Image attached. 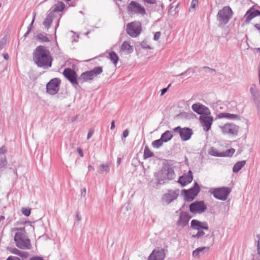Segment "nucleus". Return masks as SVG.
<instances>
[{
	"label": "nucleus",
	"instance_id": "f257e3e1",
	"mask_svg": "<svg viewBox=\"0 0 260 260\" xmlns=\"http://www.w3.org/2000/svg\"><path fill=\"white\" fill-rule=\"evenodd\" d=\"M175 164L174 160L170 159L164 160L161 169L154 174L155 180L157 181V184L164 185L175 178Z\"/></svg>",
	"mask_w": 260,
	"mask_h": 260
},
{
	"label": "nucleus",
	"instance_id": "f03ea898",
	"mask_svg": "<svg viewBox=\"0 0 260 260\" xmlns=\"http://www.w3.org/2000/svg\"><path fill=\"white\" fill-rule=\"evenodd\" d=\"M32 55L33 60L38 67L44 69L51 67L53 58L49 50L45 46L40 45L37 47Z\"/></svg>",
	"mask_w": 260,
	"mask_h": 260
},
{
	"label": "nucleus",
	"instance_id": "7ed1b4c3",
	"mask_svg": "<svg viewBox=\"0 0 260 260\" xmlns=\"http://www.w3.org/2000/svg\"><path fill=\"white\" fill-rule=\"evenodd\" d=\"M190 228L192 229L198 230L196 234L191 236L192 238L198 239L205 235L203 230H209V226L206 221H201L197 219H192L191 221Z\"/></svg>",
	"mask_w": 260,
	"mask_h": 260
},
{
	"label": "nucleus",
	"instance_id": "20e7f679",
	"mask_svg": "<svg viewBox=\"0 0 260 260\" xmlns=\"http://www.w3.org/2000/svg\"><path fill=\"white\" fill-rule=\"evenodd\" d=\"M209 192L216 199L221 201H226L231 192L230 187L222 186L216 188H211Z\"/></svg>",
	"mask_w": 260,
	"mask_h": 260
},
{
	"label": "nucleus",
	"instance_id": "39448f33",
	"mask_svg": "<svg viewBox=\"0 0 260 260\" xmlns=\"http://www.w3.org/2000/svg\"><path fill=\"white\" fill-rule=\"evenodd\" d=\"M233 14V11L229 6H225L220 10L217 14V20L219 25L227 24L232 17Z\"/></svg>",
	"mask_w": 260,
	"mask_h": 260
},
{
	"label": "nucleus",
	"instance_id": "423d86ee",
	"mask_svg": "<svg viewBox=\"0 0 260 260\" xmlns=\"http://www.w3.org/2000/svg\"><path fill=\"white\" fill-rule=\"evenodd\" d=\"M14 240L17 247L21 249H30V240L24 233H16Z\"/></svg>",
	"mask_w": 260,
	"mask_h": 260
},
{
	"label": "nucleus",
	"instance_id": "0eeeda50",
	"mask_svg": "<svg viewBox=\"0 0 260 260\" xmlns=\"http://www.w3.org/2000/svg\"><path fill=\"white\" fill-rule=\"evenodd\" d=\"M102 72L103 67L101 66L96 67L92 70L83 72L79 77L80 83H83L92 80L95 77L101 74Z\"/></svg>",
	"mask_w": 260,
	"mask_h": 260
},
{
	"label": "nucleus",
	"instance_id": "6e6552de",
	"mask_svg": "<svg viewBox=\"0 0 260 260\" xmlns=\"http://www.w3.org/2000/svg\"><path fill=\"white\" fill-rule=\"evenodd\" d=\"M200 190L201 188L199 184L195 182L193 186L189 189H182L181 195L184 197L185 201L191 202L198 196Z\"/></svg>",
	"mask_w": 260,
	"mask_h": 260
},
{
	"label": "nucleus",
	"instance_id": "1a4fd4ad",
	"mask_svg": "<svg viewBox=\"0 0 260 260\" xmlns=\"http://www.w3.org/2000/svg\"><path fill=\"white\" fill-rule=\"evenodd\" d=\"M64 77L74 86L78 85L80 83L79 77L76 72L73 69L67 68H66L62 73Z\"/></svg>",
	"mask_w": 260,
	"mask_h": 260
},
{
	"label": "nucleus",
	"instance_id": "9d476101",
	"mask_svg": "<svg viewBox=\"0 0 260 260\" xmlns=\"http://www.w3.org/2000/svg\"><path fill=\"white\" fill-rule=\"evenodd\" d=\"M173 131L174 133L179 134L181 140L183 141L189 140L193 135L192 129L187 127L182 128L180 126H178L174 128Z\"/></svg>",
	"mask_w": 260,
	"mask_h": 260
},
{
	"label": "nucleus",
	"instance_id": "9b49d317",
	"mask_svg": "<svg viewBox=\"0 0 260 260\" xmlns=\"http://www.w3.org/2000/svg\"><path fill=\"white\" fill-rule=\"evenodd\" d=\"M141 30V24L140 22H133L127 24L126 32L131 37H137L140 34Z\"/></svg>",
	"mask_w": 260,
	"mask_h": 260
},
{
	"label": "nucleus",
	"instance_id": "f8f14e48",
	"mask_svg": "<svg viewBox=\"0 0 260 260\" xmlns=\"http://www.w3.org/2000/svg\"><path fill=\"white\" fill-rule=\"evenodd\" d=\"M61 81L59 78H55L50 80L46 84V91L51 95H54L59 91V86Z\"/></svg>",
	"mask_w": 260,
	"mask_h": 260
},
{
	"label": "nucleus",
	"instance_id": "ddd939ff",
	"mask_svg": "<svg viewBox=\"0 0 260 260\" xmlns=\"http://www.w3.org/2000/svg\"><path fill=\"white\" fill-rule=\"evenodd\" d=\"M127 10L133 14L144 15L146 10L144 7L136 1H131L127 6Z\"/></svg>",
	"mask_w": 260,
	"mask_h": 260
},
{
	"label": "nucleus",
	"instance_id": "4468645a",
	"mask_svg": "<svg viewBox=\"0 0 260 260\" xmlns=\"http://www.w3.org/2000/svg\"><path fill=\"white\" fill-rule=\"evenodd\" d=\"M222 133L225 135H230L234 136L238 135L239 126L233 123H226L224 125L220 126Z\"/></svg>",
	"mask_w": 260,
	"mask_h": 260
},
{
	"label": "nucleus",
	"instance_id": "2eb2a0df",
	"mask_svg": "<svg viewBox=\"0 0 260 260\" xmlns=\"http://www.w3.org/2000/svg\"><path fill=\"white\" fill-rule=\"evenodd\" d=\"M189 211L193 214L202 213L207 209V206L203 201H197L191 203L189 207Z\"/></svg>",
	"mask_w": 260,
	"mask_h": 260
},
{
	"label": "nucleus",
	"instance_id": "dca6fc26",
	"mask_svg": "<svg viewBox=\"0 0 260 260\" xmlns=\"http://www.w3.org/2000/svg\"><path fill=\"white\" fill-rule=\"evenodd\" d=\"M209 115L206 114L200 116L199 118L204 130L206 132L209 131L210 129L213 121V117L212 116H209Z\"/></svg>",
	"mask_w": 260,
	"mask_h": 260
},
{
	"label": "nucleus",
	"instance_id": "f3484780",
	"mask_svg": "<svg viewBox=\"0 0 260 260\" xmlns=\"http://www.w3.org/2000/svg\"><path fill=\"white\" fill-rule=\"evenodd\" d=\"M179 193V189L175 190H169L167 193L164 194L162 199L167 204H169L178 198Z\"/></svg>",
	"mask_w": 260,
	"mask_h": 260
},
{
	"label": "nucleus",
	"instance_id": "a211bd4d",
	"mask_svg": "<svg viewBox=\"0 0 260 260\" xmlns=\"http://www.w3.org/2000/svg\"><path fill=\"white\" fill-rule=\"evenodd\" d=\"M191 108L194 112L200 115V116L206 114H210L209 108L200 103L193 104L191 106Z\"/></svg>",
	"mask_w": 260,
	"mask_h": 260
},
{
	"label": "nucleus",
	"instance_id": "6ab92c4d",
	"mask_svg": "<svg viewBox=\"0 0 260 260\" xmlns=\"http://www.w3.org/2000/svg\"><path fill=\"white\" fill-rule=\"evenodd\" d=\"M166 257L165 250L163 248L154 249L150 255L148 260H164Z\"/></svg>",
	"mask_w": 260,
	"mask_h": 260
},
{
	"label": "nucleus",
	"instance_id": "aec40b11",
	"mask_svg": "<svg viewBox=\"0 0 260 260\" xmlns=\"http://www.w3.org/2000/svg\"><path fill=\"white\" fill-rule=\"evenodd\" d=\"M193 180L192 172L191 170H189L186 174H184L180 176L178 182L182 187H184L188 184L191 183Z\"/></svg>",
	"mask_w": 260,
	"mask_h": 260
},
{
	"label": "nucleus",
	"instance_id": "412c9836",
	"mask_svg": "<svg viewBox=\"0 0 260 260\" xmlns=\"http://www.w3.org/2000/svg\"><path fill=\"white\" fill-rule=\"evenodd\" d=\"M191 218V216L187 212L182 211L180 212L176 224L178 226L184 228L188 223Z\"/></svg>",
	"mask_w": 260,
	"mask_h": 260
},
{
	"label": "nucleus",
	"instance_id": "4be33fe9",
	"mask_svg": "<svg viewBox=\"0 0 260 260\" xmlns=\"http://www.w3.org/2000/svg\"><path fill=\"white\" fill-rule=\"evenodd\" d=\"M260 16V11L254 9L253 7L250 8L246 13L244 17L246 18L245 23L248 24L253 18Z\"/></svg>",
	"mask_w": 260,
	"mask_h": 260
},
{
	"label": "nucleus",
	"instance_id": "5701e85b",
	"mask_svg": "<svg viewBox=\"0 0 260 260\" xmlns=\"http://www.w3.org/2000/svg\"><path fill=\"white\" fill-rule=\"evenodd\" d=\"M217 117L220 119L225 118L231 120H241V117L239 115L229 113H220L217 115Z\"/></svg>",
	"mask_w": 260,
	"mask_h": 260
},
{
	"label": "nucleus",
	"instance_id": "b1692460",
	"mask_svg": "<svg viewBox=\"0 0 260 260\" xmlns=\"http://www.w3.org/2000/svg\"><path fill=\"white\" fill-rule=\"evenodd\" d=\"M235 152V149L234 148H230L228 149L225 152L223 153H218L216 150H212L211 151V154L215 156H232Z\"/></svg>",
	"mask_w": 260,
	"mask_h": 260
},
{
	"label": "nucleus",
	"instance_id": "393cba45",
	"mask_svg": "<svg viewBox=\"0 0 260 260\" xmlns=\"http://www.w3.org/2000/svg\"><path fill=\"white\" fill-rule=\"evenodd\" d=\"M250 92L252 96L253 100L255 104L259 101L260 95L255 84H252L250 88Z\"/></svg>",
	"mask_w": 260,
	"mask_h": 260
},
{
	"label": "nucleus",
	"instance_id": "a878e982",
	"mask_svg": "<svg viewBox=\"0 0 260 260\" xmlns=\"http://www.w3.org/2000/svg\"><path fill=\"white\" fill-rule=\"evenodd\" d=\"M54 14L52 12H49L43 22V24L47 29H49L52 23Z\"/></svg>",
	"mask_w": 260,
	"mask_h": 260
},
{
	"label": "nucleus",
	"instance_id": "bb28decb",
	"mask_svg": "<svg viewBox=\"0 0 260 260\" xmlns=\"http://www.w3.org/2000/svg\"><path fill=\"white\" fill-rule=\"evenodd\" d=\"M65 5L61 2H58L57 4L54 5L50 9V12H52L54 14L56 12H62L65 8Z\"/></svg>",
	"mask_w": 260,
	"mask_h": 260
},
{
	"label": "nucleus",
	"instance_id": "cd10ccee",
	"mask_svg": "<svg viewBox=\"0 0 260 260\" xmlns=\"http://www.w3.org/2000/svg\"><path fill=\"white\" fill-rule=\"evenodd\" d=\"M173 137V135L172 134L171 132L170 131L167 130L161 134L160 139L164 142L166 143L171 140Z\"/></svg>",
	"mask_w": 260,
	"mask_h": 260
},
{
	"label": "nucleus",
	"instance_id": "c85d7f7f",
	"mask_svg": "<svg viewBox=\"0 0 260 260\" xmlns=\"http://www.w3.org/2000/svg\"><path fill=\"white\" fill-rule=\"evenodd\" d=\"M246 160H241L237 162L233 167V172L238 173L246 164Z\"/></svg>",
	"mask_w": 260,
	"mask_h": 260
},
{
	"label": "nucleus",
	"instance_id": "c756f323",
	"mask_svg": "<svg viewBox=\"0 0 260 260\" xmlns=\"http://www.w3.org/2000/svg\"><path fill=\"white\" fill-rule=\"evenodd\" d=\"M121 50L127 51L128 53H131L133 51V46L131 45L128 41H124L121 46Z\"/></svg>",
	"mask_w": 260,
	"mask_h": 260
},
{
	"label": "nucleus",
	"instance_id": "7c9ffc66",
	"mask_svg": "<svg viewBox=\"0 0 260 260\" xmlns=\"http://www.w3.org/2000/svg\"><path fill=\"white\" fill-rule=\"evenodd\" d=\"M209 247H200L192 251V256L194 258H199L200 256V253L203 252L205 249H209Z\"/></svg>",
	"mask_w": 260,
	"mask_h": 260
},
{
	"label": "nucleus",
	"instance_id": "2f4dec72",
	"mask_svg": "<svg viewBox=\"0 0 260 260\" xmlns=\"http://www.w3.org/2000/svg\"><path fill=\"white\" fill-rule=\"evenodd\" d=\"M110 169V166L109 164H101L99 166V173L102 174L104 172L108 173Z\"/></svg>",
	"mask_w": 260,
	"mask_h": 260
},
{
	"label": "nucleus",
	"instance_id": "473e14b6",
	"mask_svg": "<svg viewBox=\"0 0 260 260\" xmlns=\"http://www.w3.org/2000/svg\"><path fill=\"white\" fill-rule=\"evenodd\" d=\"M109 58L112 61V62L116 66L119 60V56L118 55L114 52L111 51L109 54Z\"/></svg>",
	"mask_w": 260,
	"mask_h": 260
},
{
	"label": "nucleus",
	"instance_id": "72a5a7b5",
	"mask_svg": "<svg viewBox=\"0 0 260 260\" xmlns=\"http://www.w3.org/2000/svg\"><path fill=\"white\" fill-rule=\"evenodd\" d=\"M154 155V154L151 151L148 146H146L144 150L143 157L144 159H146L149 157H152Z\"/></svg>",
	"mask_w": 260,
	"mask_h": 260
},
{
	"label": "nucleus",
	"instance_id": "f704fd0d",
	"mask_svg": "<svg viewBox=\"0 0 260 260\" xmlns=\"http://www.w3.org/2000/svg\"><path fill=\"white\" fill-rule=\"evenodd\" d=\"M37 38L41 42L48 43L50 42V40L48 39V38L46 36H45L41 33L38 34Z\"/></svg>",
	"mask_w": 260,
	"mask_h": 260
},
{
	"label": "nucleus",
	"instance_id": "c9c22d12",
	"mask_svg": "<svg viewBox=\"0 0 260 260\" xmlns=\"http://www.w3.org/2000/svg\"><path fill=\"white\" fill-rule=\"evenodd\" d=\"M164 142L160 138L158 140H154L152 143V146L153 148H159L162 145Z\"/></svg>",
	"mask_w": 260,
	"mask_h": 260
},
{
	"label": "nucleus",
	"instance_id": "e433bc0d",
	"mask_svg": "<svg viewBox=\"0 0 260 260\" xmlns=\"http://www.w3.org/2000/svg\"><path fill=\"white\" fill-rule=\"evenodd\" d=\"M21 211L23 215L26 216H29L31 213V209L29 208H22Z\"/></svg>",
	"mask_w": 260,
	"mask_h": 260
},
{
	"label": "nucleus",
	"instance_id": "4c0bfd02",
	"mask_svg": "<svg viewBox=\"0 0 260 260\" xmlns=\"http://www.w3.org/2000/svg\"><path fill=\"white\" fill-rule=\"evenodd\" d=\"M7 250L9 251L11 253L13 254H15L16 255H18L20 250L16 248H12V247H8Z\"/></svg>",
	"mask_w": 260,
	"mask_h": 260
},
{
	"label": "nucleus",
	"instance_id": "58836bf2",
	"mask_svg": "<svg viewBox=\"0 0 260 260\" xmlns=\"http://www.w3.org/2000/svg\"><path fill=\"white\" fill-rule=\"evenodd\" d=\"M203 69L205 70V72L206 73H210L211 74H212L213 73L216 72L215 69L210 68L209 67L207 66H204V67H203Z\"/></svg>",
	"mask_w": 260,
	"mask_h": 260
},
{
	"label": "nucleus",
	"instance_id": "ea45409f",
	"mask_svg": "<svg viewBox=\"0 0 260 260\" xmlns=\"http://www.w3.org/2000/svg\"><path fill=\"white\" fill-rule=\"evenodd\" d=\"M7 39L3 37L0 40V50H2L6 44Z\"/></svg>",
	"mask_w": 260,
	"mask_h": 260
},
{
	"label": "nucleus",
	"instance_id": "a19ab883",
	"mask_svg": "<svg viewBox=\"0 0 260 260\" xmlns=\"http://www.w3.org/2000/svg\"><path fill=\"white\" fill-rule=\"evenodd\" d=\"M36 14H37L36 12H34V13H33V17H32V21H31V23H30V24L29 25V26H28L27 29H30V30H31L32 27L33 26L34 23V21H35V18H36Z\"/></svg>",
	"mask_w": 260,
	"mask_h": 260
},
{
	"label": "nucleus",
	"instance_id": "79ce46f5",
	"mask_svg": "<svg viewBox=\"0 0 260 260\" xmlns=\"http://www.w3.org/2000/svg\"><path fill=\"white\" fill-rule=\"evenodd\" d=\"M141 47L143 49H151V47L147 44V42L143 41L141 44Z\"/></svg>",
	"mask_w": 260,
	"mask_h": 260
},
{
	"label": "nucleus",
	"instance_id": "37998d69",
	"mask_svg": "<svg viewBox=\"0 0 260 260\" xmlns=\"http://www.w3.org/2000/svg\"><path fill=\"white\" fill-rule=\"evenodd\" d=\"M18 255L21 257L22 258H26L28 257V253L27 252L22 251L20 250Z\"/></svg>",
	"mask_w": 260,
	"mask_h": 260
},
{
	"label": "nucleus",
	"instance_id": "c03bdc74",
	"mask_svg": "<svg viewBox=\"0 0 260 260\" xmlns=\"http://www.w3.org/2000/svg\"><path fill=\"white\" fill-rule=\"evenodd\" d=\"M192 70V68H188L187 70H186L185 72H182V73L178 75V76H184V75H188L191 73V70Z\"/></svg>",
	"mask_w": 260,
	"mask_h": 260
},
{
	"label": "nucleus",
	"instance_id": "a18cd8bd",
	"mask_svg": "<svg viewBox=\"0 0 260 260\" xmlns=\"http://www.w3.org/2000/svg\"><path fill=\"white\" fill-rule=\"evenodd\" d=\"M14 231H20V233H24L26 235V231L24 227L16 228L14 229Z\"/></svg>",
	"mask_w": 260,
	"mask_h": 260
},
{
	"label": "nucleus",
	"instance_id": "49530a36",
	"mask_svg": "<svg viewBox=\"0 0 260 260\" xmlns=\"http://www.w3.org/2000/svg\"><path fill=\"white\" fill-rule=\"evenodd\" d=\"M161 35V32L160 31H157L154 34L153 39L155 41H158Z\"/></svg>",
	"mask_w": 260,
	"mask_h": 260
},
{
	"label": "nucleus",
	"instance_id": "de8ad7c7",
	"mask_svg": "<svg viewBox=\"0 0 260 260\" xmlns=\"http://www.w3.org/2000/svg\"><path fill=\"white\" fill-rule=\"evenodd\" d=\"M29 222V221H24V220H19L18 221L16 222V225H24V224H26L27 223H28Z\"/></svg>",
	"mask_w": 260,
	"mask_h": 260
},
{
	"label": "nucleus",
	"instance_id": "09e8293b",
	"mask_svg": "<svg viewBox=\"0 0 260 260\" xmlns=\"http://www.w3.org/2000/svg\"><path fill=\"white\" fill-rule=\"evenodd\" d=\"M198 5V0H192L191 3V7L192 8H195Z\"/></svg>",
	"mask_w": 260,
	"mask_h": 260
},
{
	"label": "nucleus",
	"instance_id": "8fccbe9b",
	"mask_svg": "<svg viewBox=\"0 0 260 260\" xmlns=\"http://www.w3.org/2000/svg\"><path fill=\"white\" fill-rule=\"evenodd\" d=\"M171 86V84H169L167 87L164 88L161 90V95H162L168 91V88Z\"/></svg>",
	"mask_w": 260,
	"mask_h": 260
},
{
	"label": "nucleus",
	"instance_id": "3c124183",
	"mask_svg": "<svg viewBox=\"0 0 260 260\" xmlns=\"http://www.w3.org/2000/svg\"><path fill=\"white\" fill-rule=\"evenodd\" d=\"M29 260H44L42 257L39 256H34L30 258Z\"/></svg>",
	"mask_w": 260,
	"mask_h": 260
},
{
	"label": "nucleus",
	"instance_id": "603ef678",
	"mask_svg": "<svg viewBox=\"0 0 260 260\" xmlns=\"http://www.w3.org/2000/svg\"><path fill=\"white\" fill-rule=\"evenodd\" d=\"M257 237L258 238L257 243V253L260 255V235H257Z\"/></svg>",
	"mask_w": 260,
	"mask_h": 260
},
{
	"label": "nucleus",
	"instance_id": "864d4df0",
	"mask_svg": "<svg viewBox=\"0 0 260 260\" xmlns=\"http://www.w3.org/2000/svg\"><path fill=\"white\" fill-rule=\"evenodd\" d=\"M145 3L149 4H155L156 3V0H142Z\"/></svg>",
	"mask_w": 260,
	"mask_h": 260
},
{
	"label": "nucleus",
	"instance_id": "5fc2aeb1",
	"mask_svg": "<svg viewBox=\"0 0 260 260\" xmlns=\"http://www.w3.org/2000/svg\"><path fill=\"white\" fill-rule=\"evenodd\" d=\"M206 238H212V242L211 243H210V245H212L213 242H214V236L213 234H212V235H207L206 236H205Z\"/></svg>",
	"mask_w": 260,
	"mask_h": 260
},
{
	"label": "nucleus",
	"instance_id": "6e6d98bb",
	"mask_svg": "<svg viewBox=\"0 0 260 260\" xmlns=\"http://www.w3.org/2000/svg\"><path fill=\"white\" fill-rule=\"evenodd\" d=\"M129 134V131L128 129H125L122 133V136L123 138H126Z\"/></svg>",
	"mask_w": 260,
	"mask_h": 260
},
{
	"label": "nucleus",
	"instance_id": "4d7b16f0",
	"mask_svg": "<svg viewBox=\"0 0 260 260\" xmlns=\"http://www.w3.org/2000/svg\"><path fill=\"white\" fill-rule=\"evenodd\" d=\"M6 260H20V259L16 256H9Z\"/></svg>",
	"mask_w": 260,
	"mask_h": 260
},
{
	"label": "nucleus",
	"instance_id": "13d9d810",
	"mask_svg": "<svg viewBox=\"0 0 260 260\" xmlns=\"http://www.w3.org/2000/svg\"><path fill=\"white\" fill-rule=\"evenodd\" d=\"M93 131L91 130V129H90L89 131H88V134H87V139H89L91 136H92L93 134Z\"/></svg>",
	"mask_w": 260,
	"mask_h": 260
},
{
	"label": "nucleus",
	"instance_id": "bf43d9fd",
	"mask_svg": "<svg viewBox=\"0 0 260 260\" xmlns=\"http://www.w3.org/2000/svg\"><path fill=\"white\" fill-rule=\"evenodd\" d=\"M77 151H78V152L79 154L80 155V156L81 157H83V152L82 151V149L80 147H78Z\"/></svg>",
	"mask_w": 260,
	"mask_h": 260
},
{
	"label": "nucleus",
	"instance_id": "052dcab7",
	"mask_svg": "<svg viewBox=\"0 0 260 260\" xmlns=\"http://www.w3.org/2000/svg\"><path fill=\"white\" fill-rule=\"evenodd\" d=\"M6 151V150L4 146H3L0 148V154H4Z\"/></svg>",
	"mask_w": 260,
	"mask_h": 260
},
{
	"label": "nucleus",
	"instance_id": "680f3d73",
	"mask_svg": "<svg viewBox=\"0 0 260 260\" xmlns=\"http://www.w3.org/2000/svg\"><path fill=\"white\" fill-rule=\"evenodd\" d=\"M115 120H113L111 121L110 129H114L115 128Z\"/></svg>",
	"mask_w": 260,
	"mask_h": 260
},
{
	"label": "nucleus",
	"instance_id": "e2e57ef3",
	"mask_svg": "<svg viewBox=\"0 0 260 260\" xmlns=\"http://www.w3.org/2000/svg\"><path fill=\"white\" fill-rule=\"evenodd\" d=\"M86 192V188H83L81 190V196H83V197L85 196Z\"/></svg>",
	"mask_w": 260,
	"mask_h": 260
},
{
	"label": "nucleus",
	"instance_id": "0e129e2a",
	"mask_svg": "<svg viewBox=\"0 0 260 260\" xmlns=\"http://www.w3.org/2000/svg\"><path fill=\"white\" fill-rule=\"evenodd\" d=\"M3 57L5 60H8L9 59V54L7 53L3 54Z\"/></svg>",
	"mask_w": 260,
	"mask_h": 260
},
{
	"label": "nucleus",
	"instance_id": "69168bd1",
	"mask_svg": "<svg viewBox=\"0 0 260 260\" xmlns=\"http://www.w3.org/2000/svg\"><path fill=\"white\" fill-rule=\"evenodd\" d=\"M254 27L257 29L258 30H259V32H260V25L259 24H255L254 25Z\"/></svg>",
	"mask_w": 260,
	"mask_h": 260
},
{
	"label": "nucleus",
	"instance_id": "338daca9",
	"mask_svg": "<svg viewBox=\"0 0 260 260\" xmlns=\"http://www.w3.org/2000/svg\"><path fill=\"white\" fill-rule=\"evenodd\" d=\"M76 218H77V220L78 221H80L81 218V217L79 216V212H76Z\"/></svg>",
	"mask_w": 260,
	"mask_h": 260
},
{
	"label": "nucleus",
	"instance_id": "774afa93",
	"mask_svg": "<svg viewBox=\"0 0 260 260\" xmlns=\"http://www.w3.org/2000/svg\"><path fill=\"white\" fill-rule=\"evenodd\" d=\"M31 31V30H30V29H27V30L26 31V32L24 34L23 37L24 38H26L27 37V36L28 35V34L30 33V32Z\"/></svg>",
	"mask_w": 260,
	"mask_h": 260
}]
</instances>
